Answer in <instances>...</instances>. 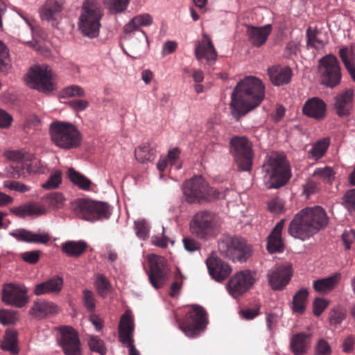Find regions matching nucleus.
Returning a JSON list of instances; mask_svg holds the SVG:
<instances>
[{
	"label": "nucleus",
	"mask_w": 355,
	"mask_h": 355,
	"mask_svg": "<svg viewBox=\"0 0 355 355\" xmlns=\"http://www.w3.org/2000/svg\"><path fill=\"white\" fill-rule=\"evenodd\" d=\"M254 274L249 270L240 271L231 277L228 282L229 293L238 297L248 291L254 284Z\"/></svg>",
	"instance_id": "obj_17"
},
{
	"label": "nucleus",
	"mask_w": 355,
	"mask_h": 355,
	"mask_svg": "<svg viewBox=\"0 0 355 355\" xmlns=\"http://www.w3.org/2000/svg\"><path fill=\"white\" fill-rule=\"evenodd\" d=\"M329 146V139L324 138L315 143L309 153L311 157L317 160L324 156Z\"/></svg>",
	"instance_id": "obj_43"
},
{
	"label": "nucleus",
	"mask_w": 355,
	"mask_h": 355,
	"mask_svg": "<svg viewBox=\"0 0 355 355\" xmlns=\"http://www.w3.org/2000/svg\"><path fill=\"white\" fill-rule=\"evenodd\" d=\"M58 343L65 355H82L81 343L78 332L71 327L60 329Z\"/></svg>",
	"instance_id": "obj_15"
},
{
	"label": "nucleus",
	"mask_w": 355,
	"mask_h": 355,
	"mask_svg": "<svg viewBox=\"0 0 355 355\" xmlns=\"http://www.w3.org/2000/svg\"><path fill=\"white\" fill-rule=\"evenodd\" d=\"M182 191L187 202L202 203L225 198L228 189L220 191L210 187L202 176L198 175L184 181Z\"/></svg>",
	"instance_id": "obj_3"
},
{
	"label": "nucleus",
	"mask_w": 355,
	"mask_h": 355,
	"mask_svg": "<svg viewBox=\"0 0 355 355\" xmlns=\"http://www.w3.org/2000/svg\"><path fill=\"white\" fill-rule=\"evenodd\" d=\"M209 273L217 282H222L229 277L232 268L228 263L216 257H210L206 261Z\"/></svg>",
	"instance_id": "obj_20"
},
{
	"label": "nucleus",
	"mask_w": 355,
	"mask_h": 355,
	"mask_svg": "<svg viewBox=\"0 0 355 355\" xmlns=\"http://www.w3.org/2000/svg\"><path fill=\"white\" fill-rule=\"evenodd\" d=\"M293 267L289 263L276 266L267 274L268 284L274 291H282L291 281Z\"/></svg>",
	"instance_id": "obj_16"
},
{
	"label": "nucleus",
	"mask_w": 355,
	"mask_h": 355,
	"mask_svg": "<svg viewBox=\"0 0 355 355\" xmlns=\"http://www.w3.org/2000/svg\"><path fill=\"white\" fill-rule=\"evenodd\" d=\"M177 322L187 336L196 337L206 328L208 323L207 312L202 306L193 305L184 318L177 320Z\"/></svg>",
	"instance_id": "obj_10"
},
{
	"label": "nucleus",
	"mask_w": 355,
	"mask_h": 355,
	"mask_svg": "<svg viewBox=\"0 0 355 355\" xmlns=\"http://www.w3.org/2000/svg\"><path fill=\"white\" fill-rule=\"evenodd\" d=\"M10 67V58L8 48L0 41V72L6 73Z\"/></svg>",
	"instance_id": "obj_49"
},
{
	"label": "nucleus",
	"mask_w": 355,
	"mask_h": 355,
	"mask_svg": "<svg viewBox=\"0 0 355 355\" xmlns=\"http://www.w3.org/2000/svg\"><path fill=\"white\" fill-rule=\"evenodd\" d=\"M234 162L240 171H250L253 153L250 141L245 137H234L230 141Z\"/></svg>",
	"instance_id": "obj_12"
},
{
	"label": "nucleus",
	"mask_w": 355,
	"mask_h": 355,
	"mask_svg": "<svg viewBox=\"0 0 355 355\" xmlns=\"http://www.w3.org/2000/svg\"><path fill=\"white\" fill-rule=\"evenodd\" d=\"M328 224L325 211L319 206L306 207L295 215L290 223L288 233L304 241Z\"/></svg>",
	"instance_id": "obj_2"
},
{
	"label": "nucleus",
	"mask_w": 355,
	"mask_h": 355,
	"mask_svg": "<svg viewBox=\"0 0 355 355\" xmlns=\"http://www.w3.org/2000/svg\"><path fill=\"white\" fill-rule=\"evenodd\" d=\"M15 315L13 311L6 309L0 310V322L1 324H12L15 322Z\"/></svg>",
	"instance_id": "obj_62"
},
{
	"label": "nucleus",
	"mask_w": 355,
	"mask_h": 355,
	"mask_svg": "<svg viewBox=\"0 0 355 355\" xmlns=\"http://www.w3.org/2000/svg\"><path fill=\"white\" fill-rule=\"evenodd\" d=\"M334 172L332 168L325 166L324 168H317L313 173V178L318 180L320 183L331 184L334 180Z\"/></svg>",
	"instance_id": "obj_42"
},
{
	"label": "nucleus",
	"mask_w": 355,
	"mask_h": 355,
	"mask_svg": "<svg viewBox=\"0 0 355 355\" xmlns=\"http://www.w3.org/2000/svg\"><path fill=\"white\" fill-rule=\"evenodd\" d=\"M62 95L63 97H83L85 95L83 88L78 85H73L65 87L62 92Z\"/></svg>",
	"instance_id": "obj_54"
},
{
	"label": "nucleus",
	"mask_w": 355,
	"mask_h": 355,
	"mask_svg": "<svg viewBox=\"0 0 355 355\" xmlns=\"http://www.w3.org/2000/svg\"><path fill=\"white\" fill-rule=\"evenodd\" d=\"M40 256V251L39 250H33L25 252L21 254L22 259L28 263L35 264L36 263L39 259Z\"/></svg>",
	"instance_id": "obj_63"
},
{
	"label": "nucleus",
	"mask_w": 355,
	"mask_h": 355,
	"mask_svg": "<svg viewBox=\"0 0 355 355\" xmlns=\"http://www.w3.org/2000/svg\"><path fill=\"white\" fill-rule=\"evenodd\" d=\"M128 2L129 0H110V8L112 12H121L126 9Z\"/></svg>",
	"instance_id": "obj_61"
},
{
	"label": "nucleus",
	"mask_w": 355,
	"mask_h": 355,
	"mask_svg": "<svg viewBox=\"0 0 355 355\" xmlns=\"http://www.w3.org/2000/svg\"><path fill=\"white\" fill-rule=\"evenodd\" d=\"M32 315L37 318H43L58 312V306L52 302L38 300L33 302L30 310Z\"/></svg>",
	"instance_id": "obj_32"
},
{
	"label": "nucleus",
	"mask_w": 355,
	"mask_h": 355,
	"mask_svg": "<svg viewBox=\"0 0 355 355\" xmlns=\"http://www.w3.org/2000/svg\"><path fill=\"white\" fill-rule=\"evenodd\" d=\"M44 200L53 209H60L64 203L65 198L60 192H52L44 197Z\"/></svg>",
	"instance_id": "obj_45"
},
{
	"label": "nucleus",
	"mask_w": 355,
	"mask_h": 355,
	"mask_svg": "<svg viewBox=\"0 0 355 355\" xmlns=\"http://www.w3.org/2000/svg\"><path fill=\"white\" fill-rule=\"evenodd\" d=\"M26 171L28 173L38 174H46L49 171L47 165L36 157H33L26 164Z\"/></svg>",
	"instance_id": "obj_44"
},
{
	"label": "nucleus",
	"mask_w": 355,
	"mask_h": 355,
	"mask_svg": "<svg viewBox=\"0 0 355 355\" xmlns=\"http://www.w3.org/2000/svg\"><path fill=\"white\" fill-rule=\"evenodd\" d=\"M218 248L220 253L233 261H245L251 255V248L245 239L223 236L218 241Z\"/></svg>",
	"instance_id": "obj_9"
},
{
	"label": "nucleus",
	"mask_w": 355,
	"mask_h": 355,
	"mask_svg": "<svg viewBox=\"0 0 355 355\" xmlns=\"http://www.w3.org/2000/svg\"><path fill=\"white\" fill-rule=\"evenodd\" d=\"M136 159L141 163L153 161L156 157V150L148 141L143 143L135 150Z\"/></svg>",
	"instance_id": "obj_35"
},
{
	"label": "nucleus",
	"mask_w": 355,
	"mask_h": 355,
	"mask_svg": "<svg viewBox=\"0 0 355 355\" xmlns=\"http://www.w3.org/2000/svg\"><path fill=\"white\" fill-rule=\"evenodd\" d=\"M135 324L130 311H126L121 317L119 324V334L121 343L134 342L132 338Z\"/></svg>",
	"instance_id": "obj_27"
},
{
	"label": "nucleus",
	"mask_w": 355,
	"mask_h": 355,
	"mask_svg": "<svg viewBox=\"0 0 355 355\" xmlns=\"http://www.w3.org/2000/svg\"><path fill=\"white\" fill-rule=\"evenodd\" d=\"M311 334L306 332L295 334L290 340V350L294 355H305L310 348Z\"/></svg>",
	"instance_id": "obj_25"
},
{
	"label": "nucleus",
	"mask_w": 355,
	"mask_h": 355,
	"mask_svg": "<svg viewBox=\"0 0 355 355\" xmlns=\"http://www.w3.org/2000/svg\"><path fill=\"white\" fill-rule=\"evenodd\" d=\"M342 240L346 250H349L351 244L355 241V229L345 230L342 235Z\"/></svg>",
	"instance_id": "obj_64"
},
{
	"label": "nucleus",
	"mask_w": 355,
	"mask_h": 355,
	"mask_svg": "<svg viewBox=\"0 0 355 355\" xmlns=\"http://www.w3.org/2000/svg\"><path fill=\"white\" fill-rule=\"evenodd\" d=\"M89 349L92 352H98L101 355H104L106 353V349L104 345L103 341L98 336H92L88 341Z\"/></svg>",
	"instance_id": "obj_52"
},
{
	"label": "nucleus",
	"mask_w": 355,
	"mask_h": 355,
	"mask_svg": "<svg viewBox=\"0 0 355 355\" xmlns=\"http://www.w3.org/2000/svg\"><path fill=\"white\" fill-rule=\"evenodd\" d=\"M103 16V10L98 0H85L79 21L81 33L91 39L98 37Z\"/></svg>",
	"instance_id": "obj_4"
},
{
	"label": "nucleus",
	"mask_w": 355,
	"mask_h": 355,
	"mask_svg": "<svg viewBox=\"0 0 355 355\" xmlns=\"http://www.w3.org/2000/svg\"><path fill=\"white\" fill-rule=\"evenodd\" d=\"M339 55L351 78L355 81V65L353 51L348 47L341 48L339 50Z\"/></svg>",
	"instance_id": "obj_41"
},
{
	"label": "nucleus",
	"mask_w": 355,
	"mask_h": 355,
	"mask_svg": "<svg viewBox=\"0 0 355 355\" xmlns=\"http://www.w3.org/2000/svg\"><path fill=\"white\" fill-rule=\"evenodd\" d=\"M302 112L304 115L315 119L316 120L322 119L326 113L325 103L317 97L308 99L302 108Z\"/></svg>",
	"instance_id": "obj_26"
},
{
	"label": "nucleus",
	"mask_w": 355,
	"mask_h": 355,
	"mask_svg": "<svg viewBox=\"0 0 355 355\" xmlns=\"http://www.w3.org/2000/svg\"><path fill=\"white\" fill-rule=\"evenodd\" d=\"M194 55L198 61L205 59L209 65L215 63L218 54L209 37L204 33L202 40L198 42L194 49Z\"/></svg>",
	"instance_id": "obj_19"
},
{
	"label": "nucleus",
	"mask_w": 355,
	"mask_h": 355,
	"mask_svg": "<svg viewBox=\"0 0 355 355\" xmlns=\"http://www.w3.org/2000/svg\"><path fill=\"white\" fill-rule=\"evenodd\" d=\"M26 164L28 163L24 162V161L12 163L10 166V173L12 177L14 178H19L21 176H24L27 172Z\"/></svg>",
	"instance_id": "obj_53"
},
{
	"label": "nucleus",
	"mask_w": 355,
	"mask_h": 355,
	"mask_svg": "<svg viewBox=\"0 0 355 355\" xmlns=\"http://www.w3.org/2000/svg\"><path fill=\"white\" fill-rule=\"evenodd\" d=\"M25 81L30 88L45 94L55 89L53 82V73L48 67L36 65L31 67L25 77Z\"/></svg>",
	"instance_id": "obj_11"
},
{
	"label": "nucleus",
	"mask_w": 355,
	"mask_h": 355,
	"mask_svg": "<svg viewBox=\"0 0 355 355\" xmlns=\"http://www.w3.org/2000/svg\"><path fill=\"white\" fill-rule=\"evenodd\" d=\"M62 10V3L58 0H46L40 10V17L55 26L60 19Z\"/></svg>",
	"instance_id": "obj_21"
},
{
	"label": "nucleus",
	"mask_w": 355,
	"mask_h": 355,
	"mask_svg": "<svg viewBox=\"0 0 355 355\" xmlns=\"http://www.w3.org/2000/svg\"><path fill=\"white\" fill-rule=\"evenodd\" d=\"M354 91L347 89L335 96L334 108L339 116H347L352 109Z\"/></svg>",
	"instance_id": "obj_22"
},
{
	"label": "nucleus",
	"mask_w": 355,
	"mask_h": 355,
	"mask_svg": "<svg viewBox=\"0 0 355 355\" xmlns=\"http://www.w3.org/2000/svg\"><path fill=\"white\" fill-rule=\"evenodd\" d=\"M320 182L312 177L305 185H304V193L309 197L311 195L317 193L320 190Z\"/></svg>",
	"instance_id": "obj_56"
},
{
	"label": "nucleus",
	"mask_w": 355,
	"mask_h": 355,
	"mask_svg": "<svg viewBox=\"0 0 355 355\" xmlns=\"http://www.w3.org/2000/svg\"><path fill=\"white\" fill-rule=\"evenodd\" d=\"M331 348L324 339H320L315 347V355H331Z\"/></svg>",
	"instance_id": "obj_57"
},
{
	"label": "nucleus",
	"mask_w": 355,
	"mask_h": 355,
	"mask_svg": "<svg viewBox=\"0 0 355 355\" xmlns=\"http://www.w3.org/2000/svg\"><path fill=\"white\" fill-rule=\"evenodd\" d=\"M265 97V86L254 76L241 80L231 95L230 109L232 116L239 121L258 107Z\"/></svg>",
	"instance_id": "obj_1"
},
{
	"label": "nucleus",
	"mask_w": 355,
	"mask_h": 355,
	"mask_svg": "<svg viewBox=\"0 0 355 355\" xmlns=\"http://www.w3.org/2000/svg\"><path fill=\"white\" fill-rule=\"evenodd\" d=\"M153 18L149 14H142L133 17L123 28L125 33H130L139 28L140 26H149Z\"/></svg>",
	"instance_id": "obj_38"
},
{
	"label": "nucleus",
	"mask_w": 355,
	"mask_h": 355,
	"mask_svg": "<svg viewBox=\"0 0 355 355\" xmlns=\"http://www.w3.org/2000/svg\"><path fill=\"white\" fill-rule=\"evenodd\" d=\"M1 349L16 355L19 353L17 332L14 329L6 331L3 340L1 343Z\"/></svg>",
	"instance_id": "obj_36"
},
{
	"label": "nucleus",
	"mask_w": 355,
	"mask_h": 355,
	"mask_svg": "<svg viewBox=\"0 0 355 355\" xmlns=\"http://www.w3.org/2000/svg\"><path fill=\"white\" fill-rule=\"evenodd\" d=\"M189 229L196 238L207 241L214 238L218 232V220L215 214L209 211H200L192 217Z\"/></svg>",
	"instance_id": "obj_6"
},
{
	"label": "nucleus",
	"mask_w": 355,
	"mask_h": 355,
	"mask_svg": "<svg viewBox=\"0 0 355 355\" xmlns=\"http://www.w3.org/2000/svg\"><path fill=\"white\" fill-rule=\"evenodd\" d=\"M49 131L55 145L64 149H71L80 146L81 135L75 125L63 121L51 123Z\"/></svg>",
	"instance_id": "obj_5"
},
{
	"label": "nucleus",
	"mask_w": 355,
	"mask_h": 355,
	"mask_svg": "<svg viewBox=\"0 0 355 355\" xmlns=\"http://www.w3.org/2000/svg\"><path fill=\"white\" fill-rule=\"evenodd\" d=\"M150 272L149 280L153 287L159 288L163 286L168 279L169 268L164 257L154 254L148 256Z\"/></svg>",
	"instance_id": "obj_14"
},
{
	"label": "nucleus",
	"mask_w": 355,
	"mask_h": 355,
	"mask_svg": "<svg viewBox=\"0 0 355 355\" xmlns=\"http://www.w3.org/2000/svg\"><path fill=\"white\" fill-rule=\"evenodd\" d=\"M271 31L272 25L270 24L261 27L249 26L247 28L249 42L252 46L256 47H260L266 43Z\"/></svg>",
	"instance_id": "obj_28"
},
{
	"label": "nucleus",
	"mask_w": 355,
	"mask_h": 355,
	"mask_svg": "<svg viewBox=\"0 0 355 355\" xmlns=\"http://www.w3.org/2000/svg\"><path fill=\"white\" fill-rule=\"evenodd\" d=\"M95 285L98 294L103 297L107 295L108 291L111 288L109 280L103 274H98L96 276Z\"/></svg>",
	"instance_id": "obj_47"
},
{
	"label": "nucleus",
	"mask_w": 355,
	"mask_h": 355,
	"mask_svg": "<svg viewBox=\"0 0 355 355\" xmlns=\"http://www.w3.org/2000/svg\"><path fill=\"white\" fill-rule=\"evenodd\" d=\"M345 313L340 309H334L330 311L329 320L332 324H339L345 318Z\"/></svg>",
	"instance_id": "obj_59"
},
{
	"label": "nucleus",
	"mask_w": 355,
	"mask_h": 355,
	"mask_svg": "<svg viewBox=\"0 0 355 355\" xmlns=\"http://www.w3.org/2000/svg\"><path fill=\"white\" fill-rule=\"evenodd\" d=\"M73 209L79 218L89 221L107 219L111 215V209L107 203L89 199H78L73 202Z\"/></svg>",
	"instance_id": "obj_8"
},
{
	"label": "nucleus",
	"mask_w": 355,
	"mask_h": 355,
	"mask_svg": "<svg viewBox=\"0 0 355 355\" xmlns=\"http://www.w3.org/2000/svg\"><path fill=\"white\" fill-rule=\"evenodd\" d=\"M184 249L193 252L200 249V244L195 239L191 237H184L182 240Z\"/></svg>",
	"instance_id": "obj_60"
},
{
	"label": "nucleus",
	"mask_w": 355,
	"mask_h": 355,
	"mask_svg": "<svg viewBox=\"0 0 355 355\" xmlns=\"http://www.w3.org/2000/svg\"><path fill=\"white\" fill-rule=\"evenodd\" d=\"M63 279L55 275L51 278L35 285L33 293L36 295L58 294L63 287Z\"/></svg>",
	"instance_id": "obj_24"
},
{
	"label": "nucleus",
	"mask_w": 355,
	"mask_h": 355,
	"mask_svg": "<svg viewBox=\"0 0 355 355\" xmlns=\"http://www.w3.org/2000/svg\"><path fill=\"white\" fill-rule=\"evenodd\" d=\"M2 300L7 304L21 308L28 302L27 290L20 285L6 284L2 289Z\"/></svg>",
	"instance_id": "obj_18"
},
{
	"label": "nucleus",
	"mask_w": 355,
	"mask_h": 355,
	"mask_svg": "<svg viewBox=\"0 0 355 355\" xmlns=\"http://www.w3.org/2000/svg\"><path fill=\"white\" fill-rule=\"evenodd\" d=\"M10 211L18 217L25 218L26 216H38L44 214L46 209L39 203L29 202L17 207H12L10 209Z\"/></svg>",
	"instance_id": "obj_31"
},
{
	"label": "nucleus",
	"mask_w": 355,
	"mask_h": 355,
	"mask_svg": "<svg viewBox=\"0 0 355 355\" xmlns=\"http://www.w3.org/2000/svg\"><path fill=\"white\" fill-rule=\"evenodd\" d=\"M328 40L321 37V33L318 29H312L309 27L306 30V45L308 48L320 49L327 44Z\"/></svg>",
	"instance_id": "obj_37"
},
{
	"label": "nucleus",
	"mask_w": 355,
	"mask_h": 355,
	"mask_svg": "<svg viewBox=\"0 0 355 355\" xmlns=\"http://www.w3.org/2000/svg\"><path fill=\"white\" fill-rule=\"evenodd\" d=\"M87 248V244L84 241H68L61 244V250L70 257H78Z\"/></svg>",
	"instance_id": "obj_34"
},
{
	"label": "nucleus",
	"mask_w": 355,
	"mask_h": 355,
	"mask_svg": "<svg viewBox=\"0 0 355 355\" xmlns=\"http://www.w3.org/2000/svg\"><path fill=\"white\" fill-rule=\"evenodd\" d=\"M284 219H282L277 223L267 238L266 248L270 253L282 252L284 250L282 232L284 226Z\"/></svg>",
	"instance_id": "obj_29"
},
{
	"label": "nucleus",
	"mask_w": 355,
	"mask_h": 355,
	"mask_svg": "<svg viewBox=\"0 0 355 355\" xmlns=\"http://www.w3.org/2000/svg\"><path fill=\"white\" fill-rule=\"evenodd\" d=\"M318 70L322 85L334 88L340 84L342 74L336 56L330 54L322 58L319 61Z\"/></svg>",
	"instance_id": "obj_13"
},
{
	"label": "nucleus",
	"mask_w": 355,
	"mask_h": 355,
	"mask_svg": "<svg viewBox=\"0 0 355 355\" xmlns=\"http://www.w3.org/2000/svg\"><path fill=\"white\" fill-rule=\"evenodd\" d=\"M340 278V275L336 273L326 278L317 279L313 282V288L318 293L322 294L328 293L334 289L338 284Z\"/></svg>",
	"instance_id": "obj_33"
},
{
	"label": "nucleus",
	"mask_w": 355,
	"mask_h": 355,
	"mask_svg": "<svg viewBox=\"0 0 355 355\" xmlns=\"http://www.w3.org/2000/svg\"><path fill=\"white\" fill-rule=\"evenodd\" d=\"M10 234L19 241L46 244L51 240V236L46 232L35 233L25 229L16 230Z\"/></svg>",
	"instance_id": "obj_30"
},
{
	"label": "nucleus",
	"mask_w": 355,
	"mask_h": 355,
	"mask_svg": "<svg viewBox=\"0 0 355 355\" xmlns=\"http://www.w3.org/2000/svg\"><path fill=\"white\" fill-rule=\"evenodd\" d=\"M48 180L43 183L42 187L44 189H53L58 188L62 182V171L60 170L51 171Z\"/></svg>",
	"instance_id": "obj_46"
},
{
	"label": "nucleus",
	"mask_w": 355,
	"mask_h": 355,
	"mask_svg": "<svg viewBox=\"0 0 355 355\" xmlns=\"http://www.w3.org/2000/svg\"><path fill=\"white\" fill-rule=\"evenodd\" d=\"M343 203L352 214H355V189L347 191L343 198Z\"/></svg>",
	"instance_id": "obj_51"
},
{
	"label": "nucleus",
	"mask_w": 355,
	"mask_h": 355,
	"mask_svg": "<svg viewBox=\"0 0 355 355\" xmlns=\"http://www.w3.org/2000/svg\"><path fill=\"white\" fill-rule=\"evenodd\" d=\"M269 180L266 184L268 189L279 188L288 181L291 172L285 157L277 153L272 154L264 164Z\"/></svg>",
	"instance_id": "obj_7"
},
{
	"label": "nucleus",
	"mask_w": 355,
	"mask_h": 355,
	"mask_svg": "<svg viewBox=\"0 0 355 355\" xmlns=\"http://www.w3.org/2000/svg\"><path fill=\"white\" fill-rule=\"evenodd\" d=\"M268 75L275 86L288 84L293 76L291 69L288 66L274 65L268 68Z\"/></svg>",
	"instance_id": "obj_23"
},
{
	"label": "nucleus",
	"mask_w": 355,
	"mask_h": 355,
	"mask_svg": "<svg viewBox=\"0 0 355 355\" xmlns=\"http://www.w3.org/2000/svg\"><path fill=\"white\" fill-rule=\"evenodd\" d=\"M329 302L320 297H316L313 302V312L315 316H320L327 307Z\"/></svg>",
	"instance_id": "obj_58"
},
{
	"label": "nucleus",
	"mask_w": 355,
	"mask_h": 355,
	"mask_svg": "<svg viewBox=\"0 0 355 355\" xmlns=\"http://www.w3.org/2000/svg\"><path fill=\"white\" fill-rule=\"evenodd\" d=\"M174 278L175 280L171 286L169 295L173 297H176L180 294L184 279V277L179 268L176 269Z\"/></svg>",
	"instance_id": "obj_48"
},
{
	"label": "nucleus",
	"mask_w": 355,
	"mask_h": 355,
	"mask_svg": "<svg viewBox=\"0 0 355 355\" xmlns=\"http://www.w3.org/2000/svg\"><path fill=\"white\" fill-rule=\"evenodd\" d=\"M309 291L306 288L300 289L293 297L292 308L294 312L302 314L306 309Z\"/></svg>",
	"instance_id": "obj_40"
},
{
	"label": "nucleus",
	"mask_w": 355,
	"mask_h": 355,
	"mask_svg": "<svg viewBox=\"0 0 355 355\" xmlns=\"http://www.w3.org/2000/svg\"><path fill=\"white\" fill-rule=\"evenodd\" d=\"M83 302L85 307L89 312H93L96 308V299L94 292L85 289L83 291Z\"/></svg>",
	"instance_id": "obj_50"
},
{
	"label": "nucleus",
	"mask_w": 355,
	"mask_h": 355,
	"mask_svg": "<svg viewBox=\"0 0 355 355\" xmlns=\"http://www.w3.org/2000/svg\"><path fill=\"white\" fill-rule=\"evenodd\" d=\"M67 176L70 181L78 187L80 189L88 191L92 182L86 176L76 171L74 168H70L67 171Z\"/></svg>",
	"instance_id": "obj_39"
},
{
	"label": "nucleus",
	"mask_w": 355,
	"mask_h": 355,
	"mask_svg": "<svg viewBox=\"0 0 355 355\" xmlns=\"http://www.w3.org/2000/svg\"><path fill=\"white\" fill-rule=\"evenodd\" d=\"M3 187L12 191L24 193L30 190V187L23 183L17 181L6 180L3 182Z\"/></svg>",
	"instance_id": "obj_55"
}]
</instances>
